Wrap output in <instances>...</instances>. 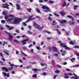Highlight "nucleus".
Listing matches in <instances>:
<instances>
[{
	"label": "nucleus",
	"mask_w": 79,
	"mask_h": 79,
	"mask_svg": "<svg viewBox=\"0 0 79 79\" xmlns=\"http://www.w3.org/2000/svg\"><path fill=\"white\" fill-rule=\"evenodd\" d=\"M33 16H34L33 15H32L30 16L29 17H28V18L27 20L25 22L23 23V25H24V26H27V24H26V23H29L30 20H34V19H35V18H32V17H33Z\"/></svg>",
	"instance_id": "1"
},
{
	"label": "nucleus",
	"mask_w": 79,
	"mask_h": 79,
	"mask_svg": "<svg viewBox=\"0 0 79 79\" xmlns=\"http://www.w3.org/2000/svg\"><path fill=\"white\" fill-rule=\"evenodd\" d=\"M34 26L36 28V29H39L40 31H41L42 29H44V27L43 26H42L41 27H40V26L38 24H37L36 23H34L33 24Z\"/></svg>",
	"instance_id": "2"
},
{
	"label": "nucleus",
	"mask_w": 79,
	"mask_h": 79,
	"mask_svg": "<svg viewBox=\"0 0 79 79\" xmlns=\"http://www.w3.org/2000/svg\"><path fill=\"white\" fill-rule=\"evenodd\" d=\"M42 8L43 10H45V9H46V10L44 11V12L45 13H47L49 11L50 12H51V10L49 8V7H48L47 6H45V5H44L42 7Z\"/></svg>",
	"instance_id": "3"
},
{
	"label": "nucleus",
	"mask_w": 79,
	"mask_h": 79,
	"mask_svg": "<svg viewBox=\"0 0 79 79\" xmlns=\"http://www.w3.org/2000/svg\"><path fill=\"white\" fill-rule=\"evenodd\" d=\"M4 32L5 33H6V34H7V35H8L9 36L8 38L9 40V41H11L13 39V36L10 35V33H8L7 31H5Z\"/></svg>",
	"instance_id": "4"
},
{
	"label": "nucleus",
	"mask_w": 79,
	"mask_h": 79,
	"mask_svg": "<svg viewBox=\"0 0 79 79\" xmlns=\"http://www.w3.org/2000/svg\"><path fill=\"white\" fill-rule=\"evenodd\" d=\"M21 21L22 20L20 18H16L14 19V23L15 24H16L20 23Z\"/></svg>",
	"instance_id": "5"
},
{
	"label": "nucleus",
	"mask_w": 79,
	"mask_h": 79,
	"mask_svg": "<svg viewBox=\"0 0 79 79\" xmlns=\"http://www.w3.org/2000/svg\"><path fill=\"white\" fill-rule=\"evenodd\" d=\"M60 45L61 47H63L64 48H65V49L66 50H70L71 49L67 47L66 45H63V43H61L60 44Z\"/></svg>",
	"instance_id": "6"
},
{
	"label": "nucleus",
	"mask_w": 79,
	"mask_h": 79,
	"mask_svg": "<svg viewBox=\"0 0 79 79\" xmlns=\"http://www.w3.org/2000/svg\"><path fill=\"white\" fill-rule=\"evenodd\" d=\"M29 41V39L27 38L26 39H25V40H23L21 42V43H23L22 44V45H26L27 44V43H26V42Z\"/></svg>",
	"instance_id": "7"
},
{
	"label": "nucleus",
	"mask_w": 79,
	"mask_h": 79,
	"mask_svg": "<svg viewBox=\"0 0 79 79\" xmlns=\"http://www.w3.org/2000/svg\"><path fill=\"white\" fill-rule=\"evenodd\" d=\"M2 74L3 75H4V77H6V76L7 77H9L10 76L9 73L7 74L6 73H4V72H2Z\"/></svg>",
	"instance_id": "8"
},
{
	"label": "nucleus",
	"mask_w": 79,
	"mask_h": 79,
	"mask_svg": "<svg viewBox=\"0 0 79 79\" xmlns=\"http://www.w3.org/2000/svg\"><path fill=\"white\" fill-rule=\"evenodd\" d=\"M16 9L17 10H19L21 9V8H20V5L18 4V3L16 4Z\"/></svg>",
	"instance_id": "9"
},
{
	"label": "nucleus",
	"mask_w": 79,
	"mask_h": 79,
	"mask_svg": "<svg viewBox=\"0 0 79 79\" xmlns=\"http://www.w3.org/2000/svg\"><path fill=\"white\" fill-rule=\"evenodd\" d=\"M5 26L6 27H7V28H9V31H10V30H12V29H14V27H10V26L9 25H5Z\"/></svg>",
	"instance_id": "10"
},
{
	"label": "nucleus",
	"mask_w": 79,
	"mask_h": 79,
	"mask_svg": "<svg viewBox=\"0 0 79 79\" xmlns=\"http://www.w3.org/2000/svg\"><path fill=\"white\" fill-rule=\"evenodd\" d=\"M14 64H11L10 65V66H11V68H8V69H9V70H12V69H13V66H14Z\"/></svg>",
	"instance_id": "11"
},
{
	"label": "nucleus",
	"mask_w": 79,
	"mask_h": 79,
	"mask_svg": "<svg viewBox=\"0 0 79 79\" xmlns=\"http://www.w3.org/2000/svg\"><path fill=\"white\" fill-rule=\"evenodd\" d=\"M2 70H5L6 72H8V69L6 67H3L2 68Z\"/></svg>",
	"instance_id": "12"
},
{
	"label": "nucleus",
	"mask_w": 79,
	"mask_h": 79,
	"mask_svg": "<svg viewBox=\"0 0 79 79\" xmlns=\"http://www.w3.org/2000/svg\"><path fill=\"white\" fill-rule=\"evenodd\" d=\"M67 17H68V18H69V19H71L72 21H74V18H73V17H72V16L71 15H67Z\"/></svg>",
	"instance_id": "13"
},
{
	"label": "nucleus",
	"mask_w": 79,
	"mask_h": 79,
	"mask_svg": "<svg viewBox=\"0 0 79 79\" xmlns=\"http://www.w3.org/2000/svg\"><path fill=\"white\" fill-rule=\"evenodd\" d=\"M60 13L61 15L62 16H64L65 15V12L64 11H62L61 12H59Z\"/></svg>",
	"instance_id": "14"
},
{
	"label": "nucleus",
	"mask_w": 79,
	"mask_h": 79,
	"mask_svg": "<svg viewBox=\"0 0 79 79\" xmlns=\"http://www.w3.org/2000/svg\"><path fill=\"white\" fill-rule=\"evenodd\" d=\"M64 75L65 76L64 77L65 79H68V78H69V77L67 75V74L65 73Z\"/></svg>",
	"instance_id": "15"
},
{
	"label": "nucleus",
	"mask_w": 79,
	"mask_h": 79,
	"mask_svg": "<svg viewBox=\"0 0 79 79\" xmlns=\"http://www.w3.org/2000/svg\"><path fill=\"white\" fill-rule=\"evenodd\" d=\"M67 21H66V20H64L63 21H60V23H61V24H63L64 23H66Z\"/></svg>",
	"instance_id": "16"
},
{
	"label": "nucleus",
	"mask_w": 79,
	"mask_h": 79,
	"mask_svg": "<svg viewBox=\"0 0 79 79\" xmlns=\"http://www.w3.org/2000/svg\"><path fill=\"white\" fill-rule=\"evenodd\" d=\"M77 7H79V6L78 5H74L73 6V9L74 10H76V9H77Z\"/></svg>",
	"instance_id": "17"
},
{
	"label": "nucleus",
	"mask_w": 79,
	"mask_h": 79,
	"mask_svg": "<svg viewBox=\"0 0 79 79\" xmlns=\"http://www.w3.org/2000/svg\"><path fill=\"white\" fill-rule=\"evenodd\" d=\"M56 31H57L58 34H59V35H60V34H61L60 31H59V30L56 29Z\"/></svg>",
	"instance_id": "18"
},
{
	"label": "nucleus",
	"mask_w": 79,
	"mask_h": 79,
	"mask_svg": "<svg viewBox=\"0 0 79 79\" xmlns=\"http://www.w3.org/2000/svg\"><path fill=\"white\" fill-rule=\"evenodd\" d=\"M54 23H55V25H56L57 24V23L55 22V20H54L53 21V23H52V26H55V24Z\"/></svg>",
	"instance_id": "19"
},
{
	"label": "nucleus",
	"mask_w": 79,
	"mask_h": 79,
	"mask_svg": "<svg viewBox=\"0 0 79 79\" xmlns=\"http://www.w3.org/2000/svg\"><path fill=\"white\" fill-rule=\"evenodd\" d=\"M13 19H14L13 17H12L10 19H8L7 20V21H12V20H13Z\"/></svg>",
	"instance_id": "20"
},
{
	"label": "nucleus",
	"mask_w": 79,
	"mask_h": 79,
	"mask_svg": "<svg viewBox=\"0 0 79 79\" xmlns=\"http://www.w3.org/2000/svg\"><path fill=\"white\" fill-rule=\"evenodd\" d=\"M27 10L29 13H31V10H32V9L31 8H27Z\"/></svg>",
	"instance_id": "21"
},
{
	"label": "nucleus",
	"mask_w": 79,
	"mask_h": 79,
	"mask_svg": "<svg viewBox=\"0 0 79 79\" xmlns=\"http://www.w3.org/2000/svg\"><path fill=\"white\" fill-rule=\"evenodd\" d=\"M36 10L38 13H41V12H40V11L39 10V9H36Z\"/></svg>",
	"instance_id": "22"
},
{
	"label": "nucleus",
	"mask_w": 79,
	"mask_h": 79,
	"mask_svg": "<svg viewBox=\"0 0 79 79\" xmlns=\"http://www.w3.org/2000/svg\"><path fill=\"white\" fill-rule=\"evenodd\" d=\"M60 71H59L58 70H57L54 71V73H57V74H58V73H60Z\"/></svg>",
	"instance_id": "23"
},
{
	"label": "nucleus",
	"mask_w": 79,
	"mask_h": 79,
	"mask_svg": "<svg viewBox=\"0 0 79 79\" xmlns=\"http://www.w3.org/2000/svg\"><path fill=\"white\" fill-rule=\"evenodd\" d=\"M66 2H64L63 4H62V6L64 7L66 6Z\"/></svg>",
	"instance_id": "24"
},
{
	"label": "nucleus",
	"mask_w": 79,
	"mask_h": 79,
	"mask_svg": "<svg viewBox=\"0 0 79 79\" xmlns=\"http://www.w3.org/2000/svg\"><path fill=\"white\" fill-rule=\"evenodd\" d=\"M37 74H35L33 75V78H37Z\"/></svg>",
	"instance_id": "25"
},
{
	"label": "nucleus",
	"mask_w": 79,
	"mask_h": 79,
	"mask_svg": "<svg viewBox=\"0 0 79 79\" xmlns=\"http://www.w3.org/2000/svg\"><path fill=\"white\" fill-rule=\"evenodd\" d=\"M5 44H8V42H6L5 41L4 42V43L2 45L3 46H4Z\"/></svg>",
	"instance_id": "26"
},
{
	"label": "nucleus",
	"mask_w": 79,
	"mask_h": 79,
	"mask_svg": "<svg viewBox=\"0 0 79 79\" xmlns=\"http://www.w3.org/2000/svg\"><path fill=\"white\" fill-rule=\"evenodd\" d=\"M14 41L15 42H16L17 44L19 43V41H18V40H14Z\"/></svg>",
	"instance_id": "27"
},
{
	"label": "nucleus",
	"mask_w": 79,
	"mask_h": 79,
	"mask_svg": "<svg viewBox=\"0 0 79 79\" xmlns=\"http://www.w3.org/2000/svg\"><path fill=\"white\" fill-rule=\"evenodd\" d=\"M52 49L53 50H57V48H56L54 47V46H53L52 47Z\"/></svg>",
	"instance_id": "28"
},
{
	"label": "nucleus",
	"mask_w": 79,
	"mask_h": 79,
	"mask_svg": "<svg viewBox=\"0 0 79 79\" xmlns=\"http://www.w3.org/2000/svg\"><path fill=\"white\" fill-rule=\"evenodd\" d=\"M75 23V22H72V23H69L70 25H73Z\"/></svg>",
	"instance_id": "29"
},
{
	"label": "nucleus",
	"mask_w": 79,
	"mask_h": 79,
	"mask_svg": "<svg viewBox=\"0 0 79 79\" xmlns=\"http://www.w3.org/2000/svg\"><path fill=\"white\" fill-rule=\"evenodd\" d=\"M69 43L70 45H74V42L73 41H70Z\"/></svg>",
	"instance_id": "30"
},
{
	"label": "nucleus",
	"mask_w": 79,
	"mask_h": 79,
	"mask_svg": "<svg viewBox=\"0 0 79 79\" xmlns=\"http://www.w3.org/2000/svg\"><path fill=\"white\" fill-rule=\"evenodd\" d=\"M42 74L43 76H46V75H47V73L45 72H44L42 73Z\"/></svg>",
	"instance_id": "31"
},
{
	"label": "nucleus",
	"mask_w": 79,
	"mask_h": 79,
	"mask_svg": "<svg viewBox=\"0 0 79 79\" xmlns=\"http://www.w3.org/2000/svg\"><path fill=\"white\" fill-rule=\"evenodd\" d=\"M74 48H79V46L77 45L75 46H74Z\"/></svg>",
	"instance_id": "32"
},
{
	"label": "nucleus",
	"mask_w": 79,
	"mask_h": 79,
	"mask_svg": "<svg viewBox=\"0 0 79 79\" xmlns=\"http://www.w3.org/2000/svg\"><path fill=\"white\" fill-rule=\"evenodd\" d=\"M54 15H55V16H56L57 17H59V15L57 14H56V13H54Z\"/></svg>",
	"instance_id": "33"
},
{
	"label": "nucleus",
	"mask_w": 79,
	"mask_h": 79,
	"mask_svg": "<svg viewBox=\"0 0 79 79\" xmlns=\"http://www.w3.org/2000/svg\"><path fill=\"white\" fill-rule=\"evenodd\" d=\"M54 55L56 56V57H57L58 56V54H54Z\"/></svg>",
	"instance_id": "34"
},
{
	"label": "nucleus",
	"mask_w": 79,
	"mask_h": 79,
	"mask_svg": "<svg viewBox=\"0 0 79 79\" xmlns=\"http://www.w3.org/2000/svg\"><path fill=\"white\" fill-rule=\"evenodd\" d=\"M45 32L47 33H48V34H51V32H50L48 31H46Z\"/></svg>",
	"instance_id": "35"
},
{
	"label": "nucleus",
	"mask_w": 79,
	"mask_h": 79,
	"mask_svg": "<svg viewBox=\"0 0 79 79\" xmlns=\"http://www.w3.org/2000/svg\"><path fill=\"white\" fill-rule=\"evenodd\" d=\"M27 34H30V35H31V34H32V32L30 31H28L27 32Z\"/></svg>",
	"instance_id": "36"
},
{
	"label": "nucleus",
	"mask_w": 79,
	"mask_h": 79,
	"mask_svg": "<svg viewBox=\"0 0 79 79\" xmlns=\"http://www.w3.org/2000/svg\"><path fill=\"white\" fill-rule=\"evenodd\" d=\"M64 53H62V56H64V55H65V53L66 52V51H64Z\"/></svg>",
	"instance_id": "37"
},
{
	"label": "nucleus",
	"mask_w": 79,
	"mask_h": 79,
	"mask_svg": "<svg viewBox=\"0 0 79 79\" xmlns=\"http://www.w3.org/2000/svg\"><path fill=\"white\" fill-rule=\"evenodd\" d=\"M36 48L37 50H40L41 49V48L40 47L38 46H36Z\"/></svg>",
	"instance_id": "38"
},
{
	"label": "nucleus",
	"mask_w": 79,
	"mask_h": 79,
	"mask_svg": "<svg viewBox=\"0 0 79 79\" xmlns=\"http://www.w3.org/2000/svg\"><path fill=\"white\" fill-rule=\"evenodd\" d=\"M1 22L2 23H5V21L4 20H1Z\"/></svg>",
	"instance_id": "39"
},
{
	"label": "nucleus",
	"mask_w": 79,
	"mask_h": 79,
	"mask_svg": "<svg viewBox=\"0 0 79 79\" xmlns=\"http://www.w3.org/2000/svg\"><path fill=\"white\" fill-rule=\"evenodd\" d=\"M32 71H37V69L34 68L32 69Z\"/></svg>",
	"instance_id": "40"
},
{
	"label": "nucleus",
	"mask_w": 79,
	"mask_h": 79,
	"mask_svg": "<svg viewBox=\"0 0 79 79\" xmlns=\"http://www.w3.org/2000/svg\"><path fill=\"white\" fill-rule=\"evenodd\" d=\"M4 18H5V19H6V20H7V19H8V16H6Z\"/></svg>",
	"instance_id": "41"
},
{
	"label": "nucleus",
	"mask_w": 79,
	"mask_h": 79,
	"mask_svg": "<svg viewBox=\"0 0 79 79\" xmlns=\"http://www.w3.org/2000/svg\"><path fill=\"white\" fill-rule=\"evenodd\" d=\"M4 52L6 54V55H9V53H8V52H6V51H4Z\"/></svg>",
	"instance_id": "42"
},
{
	"label": "nucleus",
	"mask_w": 79,
	"mask_h": 79,
	"mask_svg": "<svg viewBox=\"0 0 79 79\" xmlns=\"http://www.w3.org/2000/svg\"><path fill=\"white\" fill-rule=\"evenodd\" d=\"M9 16V17H12V18H13V17H14V15H10Z\"/></svg>",
	"instance_id": "43"
},
{
	"label": "nucleus",
	"mask_w": 79,
	"mask_h": 79,
	"mask_svg": "<svg viewBox=\"0 0 79 79\" xmlns=\"http://www.w3.org/2000/svg\"><path fill=\"white\" fill-rule=\"evenodd\" d=\"M68 76H73V74L71 73H70L68 74Z\"/></svg>",
	"instance_id": "44"
},
{
	"label": "nucleus",
	"mask_w": 79,
	"mask_h": 79,
	"mask_svg": "<svg viewBox=\"0 0 79 79\" xmlns=\"http://www.w3.org/2000/svg\"><path fill=\"white\" fill-rule=\"evenodd\" d=\"M48 19L50 20V21H52V18H50V17H48Z\"/></svg>",
	"instance_id": "45"
},
{
	"label": "nucleus",
	"mask_w": 79,
	"mask_h": 79,
	"mask_svg": "<svg viewBox=\"0 0 79 79\" xmlns=\"http://www.w3.org/2000/svg\"><path fill=\"white\" fill-rule=\"evenodd\" d=\"M3 13L4 15H6V12H5V11L3 12Z\"/></svg>",
	"instance_id": "46"
},
{
	"label": "nucleus",
	"mask_w": 79,
	"mask_h": 79,
	"mask_svg": "<svg viewBox=\"0 0 79 79\" xmlns=\"http://www.w3.org/2000/svg\"><path fill=\"white\" fill-rule=\"evenodd\" d=\"M57 66H58V68H61V66L60 65H59L57 64Z\"/></svg>",
	"instance_id": "47"
},
{
	"label": "nucleus",
	"mask_w": 79,
	"mask_h": 79,
	"mask_svg": "<svg viewBox=\"0 0 79 79\" xmlns=\"http://www.w3.org/2000/svg\"><path fill=\"white\" fill-rule=\"evenodd\" d=\"M19 62H20V63H23V61H22V60H21L19 59Z\"/></svg>",
	"instance_id": "48"
},
{
	"label": "nucleus",
	"mask_w": 79,
	"mask_h": 79,
	"mask_svg": "<svg viewBox=\"0 0 79 79\" xmlns=\"http://www.w3.org/2000/svg\"><path fill=\"white\" fill-rule=\"evenodd\" d=\"M49 3H53V2L51 1H48Z\"/></svg>",
	"instance_id": "49"
},
{
	"label": "nucleus",
	"mask_w": 79,
	"mask_h": 79,
	"mask_svg": "<svg viewBox=\"0 0 79 79\" xmlns=\"http://www.w3.org/2000/svg\"><path fill=\"white\" fill-rule=\"evenodd\" d=\"M33 46V45H32V44H31L30 45H29L28 47L30 48L31 47Z\"/></svg>",
	"instance_id": "50"
},
{
	"label": "nucleus",
	"mask_w": 79,
	"mask_h": 79,
	"mask_svg": "<svg viewBox=\"0 0 79 79\" xmlns=\"http://www.w3.org/2000/svg\"><path fill=\"white\" fill-rule=\"evenodd\" d=\"M75 16H79V13H76L75 14Z\"/></svg>",
	"instance_id": "51"
},
{
	"label": "nucleus",
	"mask_w": 79,
	"mask_h": 79,
	"mask_svg": "<svg viewBox=\"0 0 79 79\" xmlns=\"http://www.w3.org/2000/svg\"><path fill=\"white\" fill-rule=\"evenodd\" d=\"M15 32H17V33H19V30H15Z\"/></svg>",
	"instance_id": "52"
},
{
	"label": "nucleus",
	"mask_w": 79,
	"mask_h": 79,
	"mask_svg": "<svg viewBox=\"0 0 79 79\" xmlns=\"http://www.w3.org/2000/svg\"><path fill=\"white\" fill-rule=\"evenodd\" d=\"M0 56H2V57H3V54H2V53H0Z\"/></svg>",
	"instance_id": "53"
},
{
	"label": "nucleus",
	"mask_w": 79,
	"mask_h": 79,
	"mask_svg": "<svg viewBox=\"0 0 79 79\" xmlns=\"http://www.w3.org/2000/svg\"><path fill=\"white\" fill-rule=\"evenodd\" d=\"M75 54L77 56H79V54L77 53V52H76Z\"/></svg>",
	"instance_id": "54"
},
{
	"label": "nucleus",
	"mask_w": 79,
	"mask_h": 79,
	"mask_svg": "<svg viewBox=\"0 0 79 79\" xmlns=\"http://www.w3.org/2000/svg\"><path fill=\"white\" fill-rule=\"evenodd\" d=\"M63 64H64V65H66L67 64V62H64Z\"/></svg>",
	"instance_id": "55"
},
{
	"label": "nucleus",
	"mask_w": 79,
	"mask_h": 79,
	"mask_svg": "<svg viewBox=\"0 0 79 79\" xmlns=\"http://www.w3.org/2000/svg\"><path fill=\"white\" fill-rule=\"evenodd\" d=\"M66 70L67 71H71V70L68 69H66Z\"/></svg>",
	"instance_id": "56"
},
{
	"label": "nucleus",
	"mask_w": 79,
	"mask_h": 79,
	"mask_svg": "<svg viewBox=\"0 0 79 79\" xmlns=\"http://www.w3.org/2000/svg\"><path fill=\"white\" fill-rule=\"evenodd\" d=\"M41 66H44V65H45V64H43L42 63H41Z\"/></svg>",
	"instance_id": "57"
},
{
	"label": "nucleus",
	"mask_w": 79,
	"mask_h": 79,
	"mask_svg": "<svg viewBox=\"0 0 79 79\" xmlns=\"http://www.w3.org/2000/svg\"><path fill=\"white\" fill-rule=\"evenodd\" d=\"M69 5V3L68 2L67 3V4L66 5V6H67V7L68 6V5Z\"/></svg>",
	"instance_id": "58"
},
{
	"label": "nucleus",
	"mask_w": 79,
	"mask_h": 79,
	"mask_svg": "<svg viewBox=\"0 0 79 79\" xmlns=\"http://www.w3.org/2000/svg\"><path fill=\"white\" fill-rule=\"evenodd\" d=\"M11 74H15V72L14 71H12L11 72Z\"/></svg>",
	"instance_id": "59"
},
{
	"label": "nucleus",
	"mask_w": 79,
	"mask_h": 79,
	"mask_svg": "<svg viewBox=\"0 0 79 79\" xmlns=\"http://www.w3.org/2000/svg\"><path fill=\"white\" fill-rule=\"evenodd\" d=\"M9 5H11V6H13V4L11 3V2H9Z\"/></svg>",
	"instance_id": "60"
},
{
	"label": "nucleus",
	"mask_w": 79,
	"mask_h": 79,
	"mask_svg": "<svg viewBox=\"0 0 79 79\" xmlns=\"http://www.w3.org/2000/svg\"><path fill=\"white\" fill-rule=\"evenodd\" d=\"M22 37H27L26 36H25V35H23L22 36Z\"/></svg>",
	"instance_id": "61"
},
{
	"label": "nucleus",
	"mask_w": 79,
	"mask_h": 79,
	"mask_svg": "<svg viewBox=\"0 0 79 79\" xmlns=\"http://www.w3.org/2000/svg\"><path fill=\"white\" fill-rule=\"evenodd\" d=\"M71 78L72 79H76V77H71Z\"/></svg>",
	"instance_id": "62"
},
{
	"label": "nucleus",
	"mask_w": 79,
	"mask_h": 79,
	"mask_svg": "<svg viewBox=\"0 0 79 79\" xmlns=\"http://www.w3.org/2000/svg\"><path fill=\"white\" fill-rule=\"evenodd\" d=\"M39 2H40L41 3H43L44 2L42 0H39Z\"/></svg>",
	"instance_id": "63"
},
{
	"label": "nucleus",
	"mask_w": 79,
	"mask_h": 79,
	"mask_svg": "<svg viewBox=\"0 0 79 79\" xmlns=\"http://www.w3.org/2000/svg\"><path fill=\"white\" fill-rule=\"evenodd\" d=\"M0 63H1V65H2V66H3V64L2 63V62L1 61H0Z\"/></svg>",
	"instance_id": "64"
}]
</instances>
